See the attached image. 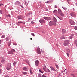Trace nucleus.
Segmentation results:
<instances>
[{"mask_svg": "<svg viewBox=\"0 0 77 77\" xmlns=\"http://www.w3.org/2000/svg\"><path fill=\"white\" fill-rule=\"evenodd\" d=\"M70 42V41L69 40H66L64 41V45L65 46H67L68 45L69 43Z\"/></svg>", "mask_w": 77, "mask_h": 77, "instance_id": "1", "label": "nucleus"}, {"mask_svg": "<svg viewBox=\"0 0 77 77\" xmlns=\"http://www.w3.org/2000/svg\"><path fill=\"white\" fill-rule=\"evenodd\" d=\"M49 25L50 26H52L53 25L56 26V23L55 22H52V21H50L49 22Z\"/></svg>", "mask_w": 77, "mask_h": 77, "instance_id": "2", "label": "nucleus"}, {"mask_svg": "<svg viewBox=\"0 0 77 77\" xmlns=\"http://www.w3.org/2000/svg\"><path fill=\"white\" fill-rule=\"evenodd\" d=\"M11 67V63H9L8 64L7 66V69L8 70H9L10 69Z\"/></svg>", "mask_w": 77, "mask_h": 77, "instance_id": "3", "label": "nucleus"}, {"mask_svg": "<svg viewBox=\"0 0 77 77\" xmlns=\"http://www.w3.org/2000/svg\"><path fill=\"white\" fill-rule=\"evenodd\" d=\"M70 14L71 16L73 17H75L76 16V14L75 12H72L70 13Z\"/></svg>", "mask_w": 77, "mask_h": 77, "instance_id": "4", "label": "nucleus"}, {"mask_svg": "<svg viewBox=\"0 0 77 77\" xmlns=\"http://www.w3.org/2000/svg\"><path fill=\"white\" fill-rule=\"evenodd\" d=\"M44 18L46 20H51V18L49 17H44Z\"/></svg>", "mask_w": 77, "mask_h": 77, "instance_id": "5", "label": "nucleus"}, {"mask_svg": "<svg viewBox=\"0 0 77 77\" xmlns=\"http://www.w3.org/2000/svg\"><path fill=\"white\" fill-rule=\"evenodd\" d=\"M69 22L70 23V24L72 25H75V23L74 21L71 20H69Z\"/></svg>", "mask_w": 77, "mask_h": 77, "instance_id": "6", "label": "nucleus"}, {"mask_svg": "<svg viewBox=\"0 0 77 77\" xmlns=\"http://www.w3.org/2000/svg\"><path fill=\"white\" fill-rule=\"evenodd\" d=\"M39 21L41 23H45V22L43 19H41L39 20Z\"/></svg>", "mask_w": 77, "mask_h": 77, "instance_id": "7", "label": "nucleus"}, {"mask_svg": "<svg viewBox=\"0 0 77 77\" xmlns=\"http://www.w3.org/2000/svg\"><path fill=\"white\" fill-rule=\"evenodd\" d=\"M37 52L38 54H41V52L40 50L39 47H38L37 50Z\"/></svg>", "mask_w": 77, "mask_h": 77, "instance_id": "8", "label": "nucleus"}, {"mask_svg": "<svg viewBox=\"0 0 77 77\" xmlns=\"http://www.w3.org/2000/svg\"><path fill=\"white\" fill-rule=\"evenodd\" d=\"M12 51H15V50L14 49H11V50L8 52V54H13Z\"/></svg>", "mask_w": 77, "mask_h": 77, "instance_id": "9", "label": "nucleus"}, {"mask_svg": "<svg viewBox=\"0 0 77 77\" xmlns=\"http://www.w3.org/2000/svg\"><path fill=\"white\" fill-rule=\"evenodd\" d=\"M17 18L19 19H23V16L21 15L18 16L17 17Z\"/></svg>", "mask_w": 77, "mask_h": 77, "instance_id": "10", "label": "nucleus"}, {"mask_svg": "<svg viewBox=\"0 0 77 77\" xmlns=\"http://www.w3.org/2000/svg\"><path fill=\"white\" fill-rule=\"evenodd\" d=\"M39 62L38 60H37L35 61V65L36 66H38L39 65Z\"/></svg>", "mask_w": 77, "mask_h": 77, "instance_id": "11", "label": "nucleus"}, {"mask_svg": "<svg viewBox=\"0 0 77 77\" xmlns=\"http://www.w3.org/2000/svg\"><path fill=\"white\" fill-rule=\"evenodd\" d=\"M53 22H56L57 21V20L55 17H54L53 19Z\"/></svg>", "mask_w": 77, "mask_h": 77, "instance_id": "12", "label": "nucleus"}, {"mask_svg": "<svg viewBox=\"0 0 77 77\" xmlns=\"http://www.w3.org/2000/svg\"><path fill=\"white\" fill-rule=\"evenodd\" d=\"M50 67L52 70L53 71H56V69L53 67L51 66H50Z\"/></svg>", "mask_w": 77, "mask_h": 77, "instance_id": "13", "label": "nucleus"}, {"mask_svg": "<svg viewBox=\"0 0 77 77\" xmlns=\"http://www.w3.org/2000/svg\"><path fill=\"white\" fill-rule=\"evenodd\" d=\"M58 12L59 14H60L62 12V11L60 9H58Z\"/></svg>", "mask_w": 77, "mask_h": 77, "instance_id": "14", "label": "nucleus"}, {"mask_svg": "<svg viewBox=\"0 0 77 77\" xmlns=\"http://www.w3.org/2000/svg\"><path fill=\"white\" fill-rule=\"evenodd\" d=\"M62 32L63 33H66V31L65 30V29H62Z\"/></svg>", "mask_w": 77, "mask_h": 77, "instance_id": "15", "label": "nucleus"}, {"mask_svg": "<svg viewBox=\"0 0 77 77\" xmlns=\"http://www.w3.org/2000/svg\"><path fill=\"white\" fill-rule=\"evenodd\" d=\"M46 66L45 65H44V67L43 69L44 70V71H45L46 70Z\"/></svg>", "mask_w": 77, "mask_h": 77, "instance_id": "16", "label": "nucleus"}, {"mask_svg": "<svg viewBox=\"0 0 77 77\" xmlns=\"http://www.w3.org/2000/svg\"><path fill=\"white\" fill-rule=\"evenodd\" d=\"M20 4V2L18 1L16 2H15V4L16 5H19Z\"/></svg>", "mask_w": 77, "mask_h": 77, "instance_id": "17", "label": "nucleus"}, {"mask_svg": "<svg viewBox=\"0 0 77 77\" xmlns=\"http://www.w3.org/2000/svg\"><path fill=\"white\" fill-rule=\"evenodd\" d=\"M23 70L24 71H28V69L27 67H24L23 68Z\"/></svg>", "mask_w": 77, "mask_h": 77, "instance_id": "18", "label": "nucleus"}, {"mask_svg": "<svg viewBox=\"0 0 77 77\" xmlns=\"http://www.w3.org/2000/svg\"><path fill=\"white\" fill-rule=\"evenodd\" d=\"M66 51H67V52H68V53H70V50L69 49V48L66 49Z\"/></svg>", "mask_w": 77, "mask_h": 77, "instance_id": "19", "label": "nucleus"}, {"mask_svg": "<svg viewBox=\"0 0 77 77\" xmlns=\"http://www.w3.org/2000/svg\"><path fill=\"white\" fill-rule=\"evenodd\" d=\"M23 23V22L21 21H19L17 23V25H19V24L18 23H20V24H21V23Z\"/></svg>", "mask_w": 77, "mask_h": 77, "instance_id": "20", "label": "nucleus"}, {"mask_svg": "<svg viewBox=\"0 0 77 77\" xmlns=\"http://www.w3.org/2000/svg\"><path fill=\"white\" fill-rule=\"evenodd\" d=\"M22 73L23 74L25 75H27V72H25L23 71L22 72Z\"/></svg>", "mask_w": 77, "mask_h": 77, "instance_id": "21", "label": "nucleus"}, {"mask_svg": "<svg viewBox=\"0 0 77 77\" xmlns=\"http://www.w3.org/2000/svg\"><path fill=\"white\" fill-rule=\"evenodd\" d=\"M60 15H61V16L62 17H64V14L62 12H61V13H60Z\"/></svg>", "mask_w": 77, "mask_h": 77, "instance_id": "22", "label": "nucleus"}, {"mask_svg": "<svg viewBox=\"0 0 77 77\" xmlns=\"http://www.w3.org/2000/svg\"><path fill=\"white\" fill-rule=\"evenodd\" d=\"M33 70H32L31 69H30V72L31 74H33Z\"/></svg>", "mask_w": 77, "mask_h": 77, "instance_id": "23", "label": "nucleus"}, {"mask_svg": "<svg viewBox=\"0 0 77 77\" xmlns=\"http://www.w3.org/2000/svg\"><path fill=\"white\" fill-rule=\"evenodd\" d=\"M57 10H55L53 11V13H57Z\"/></svg>", "mask_w": 77, "mask_h": 77, "instance_id": "24", "label": "nucleus"}, {"mask_svg": "<svg viewBox=\"0 0 77 77\" xmlns=\"http://www.w3.org/2000/svg\"><path fill=\"white\" fill-rule=\"evenodd\" d=\"M74 29L75 30H77V26H75V27H74Z\"/></svg>", "mask_w": 77, "mask_h": 77, "instance_id": "25", "label": "nucleus"}, {"mask_svg": "<svg viewBox=\"0 0 77 77\" xmlns=\"http://www.w3.org/2000/svg\"><path fill=\"white\" fill-rule=\"evenodd\" d=\"M26 63H28V64H29V65L30 66L31 64L30 63H29V61H27Z\"/></svg>", "mask_w": 77, "mask_h": 77, "instance_id": "26", "label": "nucleus"}, {"mask_svg": "<svg viewBox=\"0 0 77 77\" xmlns=\"http://www.w3.org/2000/svg\"><path fill=\"white\" fill-rule=\"evenodd\" d=\"M25 5H26V6H27L28 4L27 3V2L26 1H25Z\"/></svg>", "mask_w": 77, "mask_h": 77, "instance_id": "27", "label": "nucleus"}, {"mask_svg": "<svg viewBox=\"0 0 77 77\" xmlns=\"http://www.w3.org/2000/svg\"><path fill=\"white\" fill-rule=\"evenodd\" d=\"M31 35L33 36L34 37H35V34L33 33H32L31 34Z\"/></svg>", "mask_w": 77, "mask_h": 77, "instance_id": "28", "label": "nucleus"}, {"mask_svg": "<svg viewBox=\"0 0 77 77\" xmlns=\"http://www.w3.org/2000/svg\"><path fill=\"white\" fill-rule=\"evenodd\" d=\"M17 63L16 62H14V63H13V65H14V66H15L16 65V64Z\"/></svg>", "mask_w": 77, "mask_h": 77, "instance_id": "29", "label": "nucleus"}, {"mask_svg": "<svg viewBox=\"0 0 77 77\" xmlns=\"http://www.w3.org/2000/svg\"><path fill=\"white\" fill-rule=\"evenodd\" d=\"M38 77H42V76H41V75H40V74H38Z\"/></svg>", "mask_w": 77, "mask_h": 77, "instance_id": "30", "label": "nucleus"}, {"mask_svg": "<svg viewBox=\"0 0 77 77\" xmlns=\"http://www.w3.org/2000/svg\"><path fill=\"white\" fill-rule=\"evenodd\" d=\"M39 72H40L42 73H43L44 72V71H41V69H39Z\"/></svg>", "mask_w": 77, "mask_h": 77, "instance_id": "31", "label": "nucleus"}, {"mask_svg": "<svg viewBox=\"0 0 77 77\" xmlns=\"http://www.w3.org/2000/svg\"><path fill=\"white\" fill-rule=\"evenodd\" d=\"M9 38L7 37V38H6V41H8V40H9Z\"/></svg>", "mask_w": 77, "mask_h": 77, "instance_id": "32", "label": "nucleus"}, {"mask_svg": "<svg viewBox=\"0 0 77 77\" xmlns=\"http://www.w3.org/2000/svg\"><path fill=\"white\" fill-rule=\"evenodd\" d=\"M58 18L59 19H60V20H63V18H60L59 17H58Z\"/></svg>", "mask_w": 77, "mask_h": 77, "instance_id": "33", "label": "nucleus"}, {"mask_svg": "<svg viewBox=\"0 0 77 77\" xmlns=\"http://www.w3.org/2000/svg\"><path fill=\"white\" fill-rule=\"evenodd\" d=\"M31 23L32 24H34V23H35V22H33V21H32L31 22Z\"/></svg>", "mask_w": 77, "mask_h": 77, "instance_id": "34", "label": "nucleus"}, {"mask_svg": "<svg viewBox=\"0 0 77 77\" xmlns=\"http://www.w3.org/2000/svg\"><path fill=\"white\" fill-rule=\"evenodd\" d=\"M5 62V60H2L1 61V62L2 63H4Z\"/></svg>", "mask_w": 77, "mask_h": 77, "instance_id": "35", "label": "nucleus"}, {"mask_svg": "<svg viewBox=\"0 0 77 77\" xmlns=\"http://www.w3.org/2000/svg\"><path fill=\"white\" fill-rule=\"evenodd\" d=\"M65 38V37H64V36H63V37H61V39H64Z\"/></svg>", "mask_w": 77, "mask_h": 77, "instance_id": "36", "label": "nucleus"}, {"mask_svg": "<svg viewBox=\"0 0 77 77\" xmlns=\"http://www.w3.org/2000/svg\"><path fill=\"white\" fill-rule=\"evenodd\" d=\"M69 39H72V38H73V37H69Z\"/></svg>", "mask_w": 77, "mask_h": 77, "instance_id": "37", "label": "nucleus"}, {"mask_svg": "<svg viewBox=\"0 0 77 77\" xmlns=\"http://www.w3.org/2000/svg\"><path fill=\"white\" fill-rule=\"evenodd\" d=\"M56 66L57 68H59V66L58 65H56Z\"/></svg>", "mask_w": 77, "mask_h": 77, "instance_id": "38", "label": "nucleus"}, {"mask_svg": "<svg viewBox=\"0 0 77 77\" xmlns=\"http://www.w3.org/2000/svg\"><path fill=\"white\" fill-rule=\"evenodd\" d=\"M2 70L1 69H0V74H1L2 73Z\"/></svg>", "mask_w": 77, "mask_h": 77, "instance_id": "39", "label": "nucleus"}, {"mask_svg": "<svg viewBox=\"0 0 77 77\" xmlns=\"http://www.w3.org/2000/svg\"><path fill=\"white\" fill-rule=\"evenodd\" d=\"M66 54L68 57H69V55L68 53H67Z\"/></svg>", "mask_w": 77, "mask_h": 77, "instance_id": "40", "label": "nucleus"}, {"mask_svg": "<svg viewBox=\"0 0 77 77\" xmlns=\"http://www.w3.org/2000/svg\"><path fill=\"white\" fill-rule=\"evenodd\" d=\"M5 37V36L4 35H2V36L1 38H4Z\"/></svg>", "mask_w": 77, "mask_h": 77, "instance_id": "41", "label": "nucleus"}, {"mask_svg": "<svg viewBox=\"0 0 77 77\" xmlns=\"http://www.w3.org/2000/svg\"><path fill=\"white\" fill-rule=\"evenodd\" d=\"M47 71H48V72H50V70H49V69H47Z\"/></svg>", "mask_w": 77, "mask_h": 77, "instance_id": "42", "label": "nucleus"}, {"mask_svg": "<svg viewBox=\"0 0 77 77\" xmlns=\"http://www.w3.org/2000/svg\"><path fill=\"white\" fill-rule=\"evenodd\" d=\"M71 35L72 36H73L74 35L73 34H71Z\"/></svg>", "mask_w": 77, "mask_h": 77, "instance_id": "43", "label": "nucleus"}, {"mask_svg": "<svg viewBox=\"0 0 77 77\" xmlns=\"http://www.w3.org/2000/svg\"><path fill=\"white\" fill-rule=\"evenodd\" d=\"M30 20V18H28V21H29Z\"/></svg>", "mask_w": 77, "mask_h": 77, "instance_id": "44", "label": "nucleus"}, {"mask_svg": "<svg viewBox=\"0 0 77 77\" xmlns=\"http://www.w3.org/2000/svg\"><path fill=\"white\" fill-rule=\"evenodd\" d=\"M2 5H3V4H0V6H1Z\"/></svg>", "mask_w": 77, "mask_h": 77, "instance_id": "45", "label": "nucleus"}, {"mask_svg": "<svg viewBox=\"0 0 77 77\" xmlns=\"http://www.w3.org/2000/svg\"><path fill=\"white\" fill-rule=\"evenodd\" d=\"M20 6L21 7V8H23V6L20 5Z\"/></svg>", "mask_w": 77, "mask_h": 77, "instance_id": "46", "label": "nucleus"}, {"mask_svg": "<svg viewBox=\"0 0 77 77\" xmlns=\"http://www.w3.org/2000/svg\"><path fill=\"white\" fill-rule=\"evenodd\" d=\"M12 52H13V54L14 52L15 53V51H12Z\"/></svg>", "mask_w": 77, "mask_h": 77, "instance_id": "47", "label": "nucleus"}, {"mask_svg": "<svg viewBox=\"0 0 77 77\" xmlns=\"http://www.w3.org/2000/svg\"><path fill=\"white\" fill-rule=\"evenodd\" d=\"M55 8H57V6L56 5H55Z\"/></svg>", "mask_w": 77, "mask_h": 77, "instance_id": "48", "label": "nucleus"}, {"mask_svg": "<svg viewBox=\"0 0 77 77\" xmlns=\"http://www.w3.org/2000/svg\"><path fill=\"white\" fill-rule=\"evenodd\" d=\"M14 45H17V44H14Z\"/></svg>", "mask_w": 77, "mask_h": 77, "instance_id": "49", "label": "nucleus"}, {"mask_svg": "<svg viewBox=\"0 0 77 77\" xmlns=\"http://www.w3.org/2000/svg\"><path fill=\"white\" fill-rule=\"evenodd\" d=\"M5 77H9V76H6Z\"/></svg>", "mask_w": 77, "mask_h": 77, "instance_id": "50", "label": "nucleus"}, {"mask_svg": "<svg viewBox=\"0 0 77 77\" xmlns=\"http://www.w3.org/2000/svg\"><path fill=\"white\" fill-rule=\"evenodd\" d=\"M1 40H0V44H1Z\"/></svg>", "mask_w": 77, "mask_h": 77, "instance_id": "51", "label": "nucleus"}, {"mask_svg": "<svg viewBox=\"0 0 77 77\" xmlns=\"http://www.w3.org/2000/svg\"><path fill=\"white\" fill-rule=\"evenodd\" d=\"M2 65L1 64H0V67H2Z\"/></svg>", "mask_w": 77, "mask_h": 77, "instance_id": "52", "label": "nucleus"}, {"mask_svg": "<svg viewBox=\"0 0 77 77\" xmlns=\"http://www.w3.org/2000/svg\"><path fill=\"white\" fill-rule=\"evenodd\" d=\"M8 46H9L10 45V44H8Z\"/></svg>", "mask_w": 77, "mask_h": 77, "instance_id": "53", "label": "nucleus"}, {"mask_svg": "<svg viewBox=\"0 0 77 77\" xmlns=\"http://www.w3.org/2000/svg\"><path fill=\"white\" fill-rule=\"evenodd\" d=\"M30 39L32 40V38H30Z\"/></svg>", "mask_w": 77, "mask_h": 77, "instance_id": "54", "label": "nucleus"}, {"mask_svg": "<svg viewBox=\"0 0 77 77\" xmlns=\"http://www.w3.org/2000/svg\"><path fill=\"white\" fill-rule=\"evenodd\" d=\"M8 16H9V17H10V15H8Z\"/></svg>", "mask_w": 77, "mask_h": 77, "instance_id": "55", "label": "nucleus"}, {"mask_svg": "<svg viewBox=\"0 0 77 77\" xmlns=\"http://www.w3.org/2000/svg\"><path fill=\"white\" fill-rule=\"evenodd\" d=\"M23 23V24H25V22H24V23Z\"/></svg>", "mask_w": 77, "mask_h": 77, "instance_id": "56", "label": "nucleus"}, {"mask_svg": "<svg viewBox=\"0 0 77 77\" xmlns=\"http://www.w3.org/2000/svg\"><path fill=\"white\" fill-rule=\"evenodd\" d=\"M76 36H77V33H76Z\"/></svg>", "mask_w": 77, "mask_h": 77, "instance_id": "57", "label": "nucleus"}, {"mask_svg": "<svg viewBox=\"0 0 77 77\" xmlns=\"http://www.w3.org/2000/svg\"><path fill=\"white\" fill-rule=\"evenodd\" d=\"M66 70V69H65L64 70V72H65Z\"/></svg>", "mask_w": 77, "mask_h": 77, "instance_id": "58", "label": "nucleus"}, {"mask_svg": "<svg viewBox=\"0 0 77 77\" xmlns=\"http://www.w3.org/2000/svg\"><path fill=\"white\" fill-rule=\"evenodd\" d=\"M1 48V46H0V48Z\"/></svg>", "mask_w": 77, "mask_h": 77, "instance_id": "59", "label": "nucleus"}, {"mask_svg": "<svg viewBox=\"0 0 77 77\" xmlns=\"http://www.w3.org/2000/svg\"><path fill=\"white\" fill-rule=\"evenodd\" d=\"M67 0V1H69L70 0Z\"/></svg>", "mask_w": 77, "mask_h": 77, "instance_id": "60", "label": "nucleus"}, {"mask_svg": "<svg viewBox=\"0 0 77 77\" xmlns=\"http://www.w3.org/2000/svg\"><path fill=\"white\" fill-rule=\"evenodd\" d=\"M76 44L77 45V42L76 43Z\"/></svg>", "mask_w": 77, "mask_h": 77, "instance_id": "61", "label": "nucleus"}, {"mask_svg": "<svg viewBox=\"0 0 77 77\" xmlns=\"http://www.w3.org/2000/svg\"><path fill=\"white\" fill-rule=\"evenodd\" d=\"M14 77H17V76H14Z\"/></svg>", "mask_w": 77, "mask_h": 77, "instance_id": "62", "label": "nucleus"}, {"mask_svg": "<svg viewBox=\"0 0 77 77\" xmlns=\"http://www.w3.org/2000/svg\"><path fill=\"white\" fill-rule=\"evenodd\" d=\"M74 11H75V9H74Z\"/></svg>", "mask_w": 77, "mask_h": 77, "instance_id": "63", "label": "nucleus"}, {"mask_svg": "<svg viewBox=\"0 0 77 77\" xmlns=\"http://www.w3.org/2000/svg\"><path fill=\"white\" fill-rule=\"evenodd\" d=\"M76 47H77V45L76 46Z\"/></svg>", "mask_w": 77, "mask_h": 77, "instance_id": "64", "label": "nucleus"}]
</instances>
